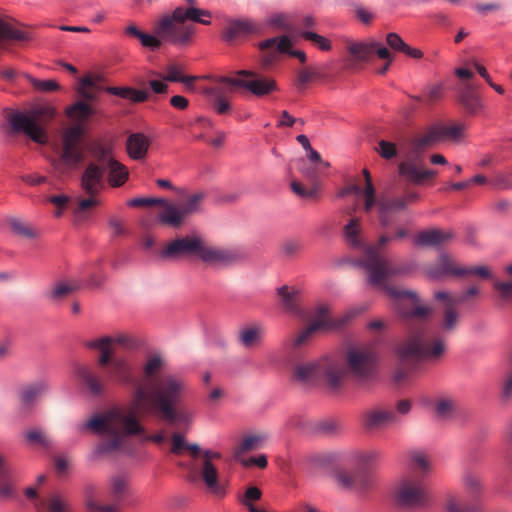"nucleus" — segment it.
<instances>
[{
	"instance_id": "nucleus-1",
	"label": "nucleus",
	"mask_w": 512,
	"mask_h": 512,
	"mask_svg": "<svg viewBox=\"0 0 512 512\" xmlns=\"http://www.w3.org/2000/svg\"><path fill=\"white\" fill-rule=\"evenodd\" d=\"M187 393V383L177 375L165 374L161 378L138 385L126 406H114L77 425L79 432L91 430L111 437L97 445L96 456L120 450L130 436L145 434L140 417H161L172 424L190 425L194 413L185 407H178Z\"/></svg>"
},
{
	"instance_id": "nucleus-2",
	"label": "nucleus",
	"mask_w": 512,
	"mask_h": 512,
	"mask_svg": "<svg viewBox=\"0 0 512 512\" xmlns=\"http://www.w3.org/2000/svg\"><path fill=\"white\" fill-rule=\"evenodd\" d=\"M391 238L381 235L376 245L366 246L363 259L358 265L368 274V283L384 290L394 301L398 312L410 319V335L396 349V354L402 366L410 360H436L445 351L444 340L426 325L419 324L421 320L431 314L429 305H419V299L414 291L401 290L388 285V280L401 275L404 270L395 266L390 259L382 256L379 250Z\"/></svg>"
},
{
	"instance_id": "nucleus-3",
	"label": "nucleus",
	"mask_w": 512,
	"mask_h": 512,
	"mask_svg": "<svg viewBox=\"0 0 512 512\" xmlns=\"http://www.w3.org/2000/svg\"><path fill=\"white\" fill-rule=\"evenodd\" d=\"M343 378V364L332 356L298 363L292 370V379L305 386L314 385L321 379H325L332 389H337Z\"/></svg>"
},
{
	"instance_id": "nucleus-4",
	"label": "nucleus",
	"mask_w": 512,
	"mask_h": 512,
	"mask_svg": "<svg viewBox=\"0 0 512 512\" xmlns=\"http://www.w3.org/2000/svg\"><path fill=\"white\" fill-rule=\"evenodd\" d=\"M165 362L159 354L150 355L143 365L142 380L136 379L129 361L123 357H116L106 370L107 381H113L121 385L133 386L134 392L138 385L148 386V383L161 378L159 373L163 370ZM133 393H131L132 395Z\"/></svg>"
},
{
	"instance_id": "nucleus-5",
	"label": "nucleus",
	"mask_w": 512,
	"mask_h": 512,
	"mask_svg": "<svg viewBox=\"0 0 512 512\" xmlns=\"http://www.w3.org/2000/svg\"><path fill=\"white\" fill-rule=\"evenodd\" d=\"M380 339H375L366 343L351 344L345 349L344 373L349 374L359 380H366L372 377L376 371L378 361V346Z\"/></svg>"
},
{
	"instance_id": "nucleus-6",
	"label": "nucleus",
	"mask_w": 512,
	"mask_h": 512,
	"mask_svg": "<svg viewBox=\"0 0 512 512\" xmlns=\"http://www.w3.org/2000/svg\"><path fill=\"white\" fill-rule=\"evenodd\" d=\"M154 39L158 41L157 49L164 43L176 46L188 45L196 32L194 25L186 24L175 16V9L170 14L163 15L154 25Z\"/></svg>"
},
{
	"instance_id": "nucleus-7",
	"label": "nucleus",
	"mask_w": 512,
	"mask_h": 512,
	"mask_svg": "<svg viewBox=\"0 0 512 512\" xmlns=\"http://www.w3.org/2000/svg\"><path fill=\"white\" fill-rule=\"evenodd\" d=\"M380 457L376 450H366L355 454L354 464L358 467L353 472L340 471L336 475L338 484L347 490L363 492L372 484L371 476L364 470V467L373 464Z\"/></svg>"
},
{
	"instance_id": "nucleus-8",
	"label": "nucleus",
	"mask_w": 512,
	"mask_h": 512,
	"mask_svg": "<svg viewBox=\"0 0 512 512\" xmlns=\"http://www.w3.org/2000/svg\"><path fill=\"white\" fill-rule=\"evenodd\" d=\"M394 493L396 500L407 507H424L430 499L426 480L416 474H403Z\"/></svg>"
},
{
	"instance_id": "nucleus-9",
	"label": "nucleus",
	"mask_w": 512,
	"mask_h": 512,
	"mask_svg": "<svg viewBox=\"0 0 512 512\" xmlns=\"http://www.w3.org/2000/svg\"><path fill=\"white\" fill-rule=\"evenodd\" d=\"M217 82L245 89L257 97H264L278 90L275 80L251 70H238L234 77L222 76Z\"/></svg>"
},
{
	"instance_id": "nucleus-10",
	"label": "nucleus",
	"mask_w": 512,
	"mask_h": 512,
	"mask_svg": "<svg viewBox=\"0 0 512 512\" xmlns=\"http://www.w3.org/2000/svg\"><path fill=\"white\" fill-rule=\"evenodd\" d=\"M44 113L53 116V109L42 108L33 114L17 112L10 116L9 123L14 132L23 133L37 143H45L47 139L45 130L37 121V115Z\"/></svg>"
},
{
	"instance_id": "nucleus-11",
	"label": "nucleus",
	"mask_w": 512,
	"mask_h": 512,
	"mask_svg": "<svg viewBox=\"0 0 512 512\" xmlns=\"http://www.w3.org/2000/svg\"><path fill=\"white\" fill-rule=\"evenodd\" d=\"M202 456L203 459L200 466V476L202 480L211 493L223 496L225 489L218 482V470L213 464L214 459H220L222 457L221 453L208 449L202 452Z\"/></svg>"
},
{
	"instance_id": "nucleus-12",
	"label": "nucleus",
	"mask_w": 512,
	"mask_h": 512,
	"mask_svg": "<svg viewBox=\"0 0 512 512\" xmlns=\"http://www.w3.org/2000/svg\"><path fill=\"white\" fill-rule=\"evenodd\" d=\"M197 256L210 266H227L237 259L234 251L207 244L202 238L198 245Z\"/></svg>"
},
{
	"instance_id": "nucleus-13",
	"label": "nucleus",
	"mask_w": 512,
	"mask_h": 512,
	"mask_svg": "<svg viewBox=\"0 0 512 512\" xmlns=\"http://www.w3.org/2000/svg\"><path fill=\"white\" fill-rule=\"evenodd\" d=\"M200 237L186 236L169 242L160 252V257L166 260H177L184 256L197 255Z\"/></svg>"
},
{
	"instance_id": "nucleus-14",
	"label": "nucleus",
	"mask_w": 512,
	"mask_h": 512,
	"mask_svg": "<svg viewBox=\"0 0 512 512\" xmlns=\"http://www.w3.org/2000/svg\"><path fill=\"white\" fill-rule=\"evenodd\" d=\"M352 319V315H347L345 319H342L340 322L332 323L325 319H316L307 327L300 330L291 340L290 346L293 349L301 348L311 342L315 333L321 329H332V328H341L346 323H348Z\"/></svg>"
},
{
	"instance_id": "nucleus-15",
	"label": "nucleus",
	"mask_w": 512,
	"mask_h": 512,
	"mask_svg": "<svg viewBox=\"0 0 512 512\" xmlns=\"http://www.w3.org/2000/svg\"><path fill=\"white\" fill-rule=\"evenodd\" d=\"M104 186V168L95 162L89 163L81 176V188L89 196H97Z\"/></svg>"
},
{
	"instance_id": "nucleus-16",
	"label": "nucleus",
	"mask_w": 512,
	"mask_h": 512,
	"mask_svg": "<svg viewBox=\"0 0 512 512\" xmlns=\"http://www.w3.org/2000/svg\"><path fill=\"white\" fill-rule=\"evenodd\" d=\"M266 328L263 324L255 322L242 326L237 334L238 343L245 349L259 347L264 340Z\"/></svg>"
},
{
	"instance_id": "nucleus-17",
	"label": "nucleus",
	"mask_w": 512,
	"mask_h": 512,
	"mask_svg": "<svg viewBox=\"0 0 512 512\" xmlns=\"http://www.w3.org/2000/svg\"><path fill=\"white\" fill-rule=\"evenodd\" d=\"M373 39L364 41H346V51L350 56L349 68H355L357 63L369 62L373 57Z\"/></svg>"
},
{
	"instance_id": "nucleus-18",
	"label": "nucleus",
	"mask_w": 512,
	"mask_h": 512,
	"mask_svg": "<svg viewBox=\"0 0 512 512\" xmlns=\"http://www.w3.org/2000/svg\"><path fill=\"white\" fill-rule=\"evenodd\" d=\"M278 296L282 309L293 316H303L301 308V290L297 287H288L286 285L278 288Z\"/></svg>"
},
{
	"instance_id": "nucleus-19",
	"label": "nucleus",
	"mask_w": 512,
	"mask_h": 512,
	"mask_svg": "<svg viewBox=\"0 0 512 512\" xmlns=\"http://www.w3.org/2000/svg\"><path fill=\"white\" fill-rule=\"evenodd\" d=\"M396 421L397 415L390 409L372 408L363 414V426L368 430L379 429Z\"/></svg>"
},
{
	"instance_id": "nucleus-20",
	"label": "nucleus",
	"mask_w": 512,
	"mask_h": 512,
	"mask_svg": "<svg viewBox=\"0 0 512 512\" xmlns=\"http://www.w3.org/2000/svg\"><path fill=\"white\" fill-rule=\"evenodd\" d=\"M458 102L469 115L480 114L485 106L471 84H465L458 90Z\"/></svg>"
},
{
	"instance_id": "nucleus-21",
	"label": "nucleus",
	"mask_w": 512,
	"mask_h": 512,
	"mask_svg": "<svg viewBox=\"0 0 512 512\" xmlns=\"http://www.w3.org/2000/svg\"><path fill=\"white\" fill-rule=\"evenodd\" d=\"M83 160V153L80 147L63 146L58 162L54 164V170L59 175H64L75 169Z\"/></svg>"
},
{
	"instance_id": "nucleus-22",
	"label": "nucleus",
	"mask_w": 512,
	"mask_h": 512,
	"mask_svg": "<svg viewBox=\"0 0 512 512\" xmlns=\"http://www.w3.org/2000/svg\"><path fill=\"white\" fill-rule=\"evenodd\" d=\"M76 376L79 382L85 386L92 395L99 396L104 392L107 381L103 380L89 367H78L76 370Z\"/></svg>"
},
{
	"instance_id": "nucleus-23",
	"label": "nucleus",
	"mask_w": 512,
	"mask_h": 512,
	"mask_svg": "<svg viewBox=\"0 0 512 512\" xmlns=\"http://www.w3.org/2000/svg\"><path fill=\"white\" fill-rule=\"evenodd\" d=\"M460 270L461 267H457L447 254H441L436 263L427 267L426 273L431 279L438 280L448 275L458 276Z\"/></svg>"
},
{
	"instance_id": "nucleus-24",
	"label": "nucleus",
	"mask_w": 512,
	"mask_h": 512,
	"mask_svg": "<svg viewBox=\"0 0 512 512\" xmlns=\"http://www.w3.org/2000/svg\"><path fill=\"white\" fill-rule=\"evenodd\" d=\"M258 30V25L249 19L230 20L224 30V39L227 42L235 38L254 33Z\"/></svg>"
},
{
	"instance_id": "nucleus-25",
	"label": "nucleus",
	"mask_w": 512,
	"mask_h": 512,
	"mask_svg": "<svg viewBox=\"0 0 512 512\" xmlns=\"http://www.w3.org/2000/svg\"><path fill=\"white\" fill-rule=\"evenodd\" d=\"M204 95L217 114H228L231 111V104L229 98L225 95L223 89L219 86L206 88Z\"/></svg>"
},
{
	"instance_id": "nucleus-26",
	"label": "nucleus",
	"mask_w": 512,
	"mask_h": 512,
	"mask_svg": "<svg viewBox=\"0 0 512 512\" xmlns=\"http://www.w3.org/2000/svg\"><path fill=\"white\" fill-rule=\"evenodd\" d=\"M363 227L360 218L352 217L344 226L343 235L346 243L356 249H364L365 245L362 239Z\"/></svg>"
},
{
	"instance_id": "nucleus-27",
	"label": "nucleus",
	"mask_w": 512,
	"mask_h": 512,
	"mask_svg": "<svg viewBox=\"0 0 512 512\" xmlns=\"http://www.w3.org/2000/svg\"><path fill=\"white\" fill-rule=\"evenodd\" d=\"M450 231L440 229H431L421 231L414 240L416 246H433L437 247L452 238Z\"/></svg>"
},
{
	"instance_id": "nucleus-28",
	"label": "nucleus",
	"mask_w": 512,
	"mask_h": 512,
	"mask_svg": "<svg viewBox=\"0 0 512 512\" xmlns=\"http://www.w3.org/2000/svg\"><path fill=\"white\" fill-rule=\"evenodd\" d=\"M406 208V202L403 198L384 199L378 202L379 221L383 227L391 223V214Z\"/></svg>"
},
{
	"instance_id": "nucleus-29",
	"label": "nucleus",
	"mask_w": 512,
	"mask_h": 512,
	"mask_svg": "<svg viewBox=\"0 0 512 512\" xmlns=\"http://www.w3.org/2000/svg\"><path fill=\"white\" fill-rule=\"evenodd\" d=\"M432 468L429 456L422 451H414L410 455L408 464V474H416L426 480Z\"/></svg>"
},
{
	"instance_id": "nucleus-30",
	"label": "nucleus",
	"mask_w": 512,
	"mask_h": 512,
	"mask_svg": "<svg viewBox=\"0 0 512 512\" xmlns=\"http://www.w3.org/2000/svg\"><path fill=\"white\" fill-rule=\"evenodd\" d=\"M442 142L438 124L430 126L425 132L415 136L411 141V147L415 152H420Z\"/></svg>"
},
{
	"instance_id": "nucleus-31",
	"label": "nucleus",
	"mask_w": 512,
	"mask_h": 512,
	"mask_svg": "<svg viewBox=\"0 0 512 512\" xmlns=\"http://www.w3.org/2000/svg\"><path fill=\"white\" fill-rule=\"evenodd\" d=\"M128 155L134 160L143 159L149 148V139L143 133H133L126 141Z\"/></svg>"
},
{
	"instance_id": "nucleus-32",
	"label": "nucleus",
	"mask_w": 512,
	"mask_h": 512,
	"mask_svg": "<svg viewBox=\"0 0 512 512\" xmlns=\"http://www.w3.org/2000/svg\"><path fill=\"white\" fill-rule=\"evenodd\" d=\"M35 506L38 510L45 509L47 512H71L69 501L56 493L40 499Z\"/></svg>"
},
{
	"instance_id": "nucleus-33",
	"label": "nucleus",
	"mask_w": 512,
	"mask_h": 512,
	"mask_svg": "<svg viewBox=\"0 0 512 512\" xmlns=\"http://www.w3.org/2000/svg\"><path fill=\"white\" fill-rule=\"evenodd\" d=\"M175 16L181 18L185 23L186 20H190L196 23H201L204 25H209L211 21L206 18H211V12L208 10L196 8L194 6H190L188 8L177 7L175 8Z\"/></svg>"
},
{
	"instance_id": "nucleus-34",
	"label": "nucleus",
	"mask_w": 512,
	"mask_h": 512,
	"mask_svg": "<svg viewBox=\"0 0 512 512\" xmlns=\"http://www.w3.org/2000/svg\"><path fill=\"white\" fill-rule=\"evenodd\" d=\"M13 472L11 464L0 454V496L3 498L10 497L13 494Z\"/></svg>"
},
{
	"instance_id": "nucleus-35",
	"label": "nucleus",
	"mask_w": 512,
	"mask_h": 512,
	"mask_svg": "<svg viewBox=\"0 0 512 512\" xmlns=\"http://www.w3.org/2000/svg\"><path fill=\"white\" fill-rule=\"evenodd\" d=\"M157 219L164 225L179 227L186 218L183 215L180 205L170 203L158 214Z\"/></svg>"
},
{
	"instance_id": "nucleus-36",
	"label": "nucleus",
	"mask_w": 512,
	"mask_h": 512,
	"mask_svg": "<svg viewBox=\"0 0 512 512\" xmlns=\"http://www.w3.org/2000/svg\"><path fill=\"white\" fill-rule=\"evenodd\" d=\"M49 389L47 382L40 380L25 387L21 394L22 402L29 406L44 396Z\"/></svg>"
},
{
	"instance_id": "nucleus-37",
	"label": "nucleus",
	"mask_w": 512,
	"mask_h": 512,
	"mask_svg": "<svg viewBox=\"0 0 512 512\" xmlns=\"http://www.w3.org/2000/svg\"><path fill=\"white\" fill-rule=\"evenodd\" d=\"M105 168L108 169V180L113 187H119L126 182L128 178V170L116 159H110L109 165H106L104 169Z\"/></svg>"
},
{
	"instance_id": "nucleus-38",
	"label": "nucleus",
	"mask_w": 512,
	"mask_h": 512,
	"mask_svg": "<svg viewBox=\"0 0 512 512\" xmlns=\"http://www.w3.org/2000/svg\"><path fill=\"white\" fill-rule=\"evenodd\" d=\"M162 79L169 82H180L183 83L187 88L192 89L193 83L197 77L184 76L183 67L181 65L171 64L166 68V73L162 76Z\"/></svg>"
},
{
	"instance_id": "nucleus-39",
	"label": "nucleus",
	"mask_w": 512,
	"mask_h": 512,
	"mask_svg": "<svg viewBox=\"0 0 512 512\" xmlns=\"http://www.w3.org/2000/svg\"><path fill=\"white\" fill-rule=\"evenodd\" d=\"M26 32L15 28L13 25L0 19V44L8 41H27Z\"/></svg>"
},
{
	"instance_id": "nucleus-40",
	"label": "nucleus",
	"mask_w": 512,
	"mask_h": 512,
	"mask_svg": "<svg viewBox=\"0 0 512 512\" xmlns=\"http://www.w3.org/2000/svg\"><path fill=\"white\" fill-rule=\"evenodd\" d=\"M456 402L448 396H441L434 402V411L439 419H448L453 415Z\"/></svg>"
},
{
	"instance_id": "nucleus-41",
	"label": "nucleus",
	"mask_w": 512,
	"mask_h": 512,
	"mask_svg": "<svg viewBox=\"0 0 512 512\" xmlns=\"http://www.w3.org/2000/svg\"><path fill=\"white\" fill-rule=\"evenodd\" d=\"M94 113L92 107L82 101H78L67 109V115L80 125Z\"/></svg>"
},
{
	"instance_id": "nucleus-42",
	"label": "nucleus",
	"mask_w": 512,
	"mask_h": 512,
	"mask_svg": "<svg viewBox=\"0 0 512 512\" xmlns=\"http://www.w3.org/2000/svg\"><path fill=\"white\" fill-rule=\"evenodd\" d=\"M266 436L263 434H248L244 436L240 446L235 451V458L247 451L257 449L265 442Z\"/></svg>"
},
{
	"instance_id": "nucleus-43",
	"label": "nucleus",
	"mask_w": 512,
	"mask_h": 512,
	"mask_svg": "<svg viewBox=\"0 0 512 512\" xmlns=\"http://www.w3.org/2000/svg\"><path fill=\"white\" fill-rule=\"evenodd\" d=\"M291 45V40L287 36H282L280 38L273 37L262 41L259 44V48L261 50H271L272 53H284L288 51V48H290Z\"/></svg>"
},
{
	"instance_id": "nucleus-44",
	"label": "nucleus",
	"mask_w": 512,
	"mask_h": 512,
	"mask_svg": "<svg viewBox=\"0 0 512 512\" xmlns=\"http://www.w3.org/2000/svg\"><path fill=\"white\" fill-rule=\"evenodd\" d=\"M204 197V193L197 192L188 196L184 202L179 204L185 218L200 211Z\"/></svg>"
},
{
	"instance_id": "nucleus-45",
	"label": "nucleus",
	"mask_w": 512,
	"mask_h": 512,
	"mask_svg": "<svg viewBox=\"0 0 512 512\" xmlns=\"http://www.w3.org/2000/svg\"><path fill=\"white\" fill-rule=\"evenodd\" d=\"M90 153L92 157L98 162L97 164L101 167H105L106 165H109L110 159H115L112 156V149L110 146L96 143L91 146Z\"/></svg>"
},
{
	"instance_id": "nucleus-46",
	"label": "nucleus",
	"mask_w": 512,
	"mask_h": 512,
	"mask_svg": "<svg viewBox=\"0 0 512 512\" xmlns=\"http://www.w3.org/2000/svg\"><path fill=\"white\" fill-rule=\"evenodd\" d=\"M438 128L440 131V136L442 142L445 140H452V141H458L460 140L463 135L464 131L466 129L465 124H453L450 126L438 124Z\"/></svg>"
},
{
	"instance_id": "nucleus-47",
	"label": "nucleus",
	"mask_w": 512,
	"mask_h": 512,
	"mask_svg": "<svg viewBox=\"0 0 512 512\" xmlns=\"http://www.w3.org/2000/svg\"><path fill=\"white\" fill-rule=\"evenodd\" d=\"M125 32L131 36L138 38L142 46L150 48L152 50L157 49L158 41L154 39V31H152V34H147L140 31L135 25L131 24L126 27Z\"/></svg>"
},
{
	"instance_id": "nucleus-48",
	"label": "nucleus",
	"mask_w": 512,
	"mask_h": 512,
	"mask_svg": "<svg viewBox=\"0 0 512 512\" xmlns=\"http://www.w3.org/2000/svg\"><path fill=\"white\" fill-rule=\"evenodd\" d=\"M399 174L415 184L422 183V170L412 162H402L398 166Z\"/></svg>"
},
{
	"instance_id": "nucleus-49",
	"label": "nucleus",
	"mask_w": 512,
	"mask_h": 512,
	"mask_svg": "<svg viewBox=\"0 0 512 512\" xmlns=\"http://www.w3.org/2000/svg\"><path fill=\"white\" fill-rule=\"evenodd\" d=\"M78 92L84 99L93 101L97 98L100 89L97 87L95 81L87 76L80 80Z\"/></svg>"
},
{
	"instance_id": "nucleus-50",
	"label": "nucleus",
	"mask_w": 512,
	"mask_h": 512,
	"mask_svg": "<svg viewBox=\"0 0 512 512\" xmlns=\"http://www.w3.org/2000/svg\"><path fill=\"white\" fill-rule=\"evenodd\" d=\"M375 151L385 160H391L398 154V148L396 144L386 139H380L377 142Z\"/></svg>"
},
{
	"instance_id": "nucleus-51",
	"label": "nucleus",
	"mask_w": 512,
	"mask_h": 512,
	"mask_svg": "<svg viewBox=\"0 0 512 512\" xmlns=\"http://www.w3.org/2000/svg\"><path fill=\"white\" fill-rule=\"evenodd\" d=\"M83 135L81 125H75L66 129L63 133V146L80 147L79 143Z\"/></svg>"
},
{
	"instance_id": "nucleus-52",
	"label": "nucleus",
	"mask_w": 512,
	"mask_h": 512,
	"mask_svg": "<svg viewBox=\"0 0 512 512\" xmlns=\"http://www.w3.org/2000/svg\"><path fill=\"white\" fill-rule=\"evenodd\" d=\"M349 191L361 193L365 199L364 211L369 213L372 210L376 202L375 188L373 183H368L363 190H361L358 186H354Z\"/></svg>"
},
{
	"instance_id": "nucleus-53",
	"label": "nucleus",
	"mask_w": 512,
	"mask_h": 512,
	"mask_svg": "<svg viewBox=\"0 0 512 512\" xmlns=\"http://www.w3.org/2000/svg\"><path fill=\"white\" fill-rule=\"evenodd\" d=\"M78 285L71 282H57L50 291V297L54 300L61 299L78 289Z\"/></svg>"
},
{
	"instance_id": "nucleus-54",
	"label": "nucleus",
	"mask_w": 512,
	"mask_h": 512,
	"mask_svg": "<svg viewBox=\"0 0 512 512\" xmlns=\"http://www.w3.org/2000/svg\"><path fill=\"white\" fill-rule=\"evenodd\" d=\"M10 227L15 234L21 237L28 239H35L38 237V232L34 228L18 219H13L10 222Z\"/></svg>"
},
{
	"instance_id": "nucleus-55",
	"label": "nucleus",
	"mask_w": 512,
	"mask_h": 512,
	"mask_svg": "<svg viewBox=\"0 0 512 512\" xmlns=\"http://www.w3.org/2000/svg\"><path fill=\"white\" fill-rule=\"evenodd\" d=\"M111 492L115 497H121L128 487V476L122 473L113 475L110 478Z\"/></svg>"
},
{
	"instance_id": "nucleus-56",
	"label": "nucleus",
	"mask_w": 512,
	"mask_h": 512,
	"mask_svg": "<svg viewBox=\"0 0 512 512\" xmlns=\"http://www.w3.org/2000/svg\"><path fill=\"white\" fill-rule=\"evenodd\" d=\"M24 76L28 79L31 85L40 92H50L60 88L59 84L54 80H39L29 74H25Z\"/></svg>"
},
{
	"instance_id": "nucleus-57",
	"label": "nucleus",
	"mask_w": 512,
	"mask_h": 512,
	"mask_svg": "<svg viewBox=\"0 0 512 512\" xmlns=\"http://www.w3.org/2000/svg\"><path fill=\"white\" fill-rule=\"evenodd\" d=\"M436 300L442 301L446 308L456 307L466 301L465 296H458V294H451L447 291H437L434 294Z\"/></svg>"
},
{
	"instance_id": "nucleus-58",
	"label": "nucleus",
	"mask_w": 512,
	"mask_h": 512,
	"mask_svg": "<svg viewBox=\"0 0 512 512\" xmlns=\"http://www.w3.org/2000/svg\"><path fill=\"white\" fill-rule=\"evenodd\" d=\"M300 35L322 51H329L331 49V42L320 34L312 31H303Z\"/></svg>"
},
{
	"instance_id": "nucleus-59",
	"label": "nucleus",
	"mask_w": 512,
	"mask_h": 512,
	"mask_svg": "<svg viewBox=\"0 0 512 512\" xmlns=\"http://www.w3.org/2000/svg\"><path fill=\"white\" fill-rule=\"evenodd\" d=\"M458 323V313L456 307H448L445 309L441 327L444 331H453Z\"/></svg>"
},
{
	"instance_id": "nucleus-60",
	"label": "nucleus",
	"mask_w": 512,
	"mask_h": 512,
	"mask_svg": "<svg viewBox=\"0 0 512 512\" xmlns=\"http://www.w3.org/2000/svg\"><path fill=\"white\" fill-rule=\"evenodd\" d=\"M25 437L28 442L39 444L44 448H49L51 445L50 439L40 429L29 430Z\"/></svg>"
},
{
	"instance_id": "nucleus-61",
	"label": "nucleus",
	"mask_w": 512,
	"mask_h": 512,
	"mask_svg": "<svg viewBox=\"0 0 512 512\" xmlns=\"http://www.w3.org/2000/svg\"><path fill=\"white\" fill-rule=\"evenodd\" d=\"M111 336H102L85 342V346L89 349L98 350L99 352L107 351L112 348Z\"/></svg>"
},
{
	"instance_id": "nucleus-62",
	"label": "nucleus",
	"mask_w": 512,
	"mask_h": 512,
	"mask_svg": "<svg viewBox=\"0 0 512 512\" xmlns=\"http://www.w3.org/2000/svg\"><path fill=\"white\" fill-rule=\"evenodd\" d=\"M512 400V372L509 373L501 386L499 401L502 405L508 404Z\"/></svg>"
},
{
	"instance_id": "nucleus-63",
	"label": "nucleus",
	"mask_w": 512,
	"mask_h": 512,
	"mask_svg": "<svg viewBox=\"0 0 512 512\" xmlns=\"http://www.w3.org/2000/svg\"><path fill=\"white\" fill-rule=\"evenodd\" d=\"M262 492L259 488L255 486H250L245 491L244 495L240 498V502L250 510L251 506H255L253 504L254 501L259 500L261 498Z\"/></svg>"
},
{
	"instance_id": "nucleus-64",
	"label": "nucleus",
	"mask_w": 512,
	"mask_h": 512,
	"mask_svg": "<svg viewBox=\"0 0 512 512\" xmlns=\"http://www.w3.org/2000/svg\"><path fill=\"white\" fill-rule=\"evenodd\" d=\"M458 277L460 276H478L481 278H490L491 273L488 267L486 266H474L468 268H461L460 271H457Z\"/></svg>"
}]
</instances>
